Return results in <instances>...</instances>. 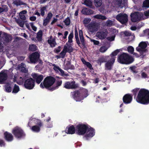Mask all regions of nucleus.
I'll return each mask as SVG.
<instances>
[{
  "label": "nucleus",
  "instance_id": "3c124183",
  "mask_svg": "<svg viewBox=\"0 0 149 149\" xmlns=\"http://www.w3.org/2000/svg\"><path fill=\"white\" fill-rule=\"evenodd\" d=\"M8 10V8L6 6H3V8H0V13L4 11H7Z\"/></svg>",
  "mask_w": 149,
  "mask_h": 149
},
{
  "label": "nucleus",
  "instance_id": "de8ad7c7",
  "mask_svg": "<svg viewBox=\"0 0 149 149\" xmlns=\"http://www.w3.org/2000/svg\"><path fill=\"white\" fill-rule=\"evenodd\" d=\"M108 49V48L105 46H102L100 49V51L102 53L105 52Z\"/></svg>",
  "mask_w": 149,
  "mask_h": 149
},
{
  "label": "nucleus",
  "instance_id": "37998d69",
  "mask_svg": "<svg viewBox=\"0 0 149 149\" xmlns=\"http://www.w3.org/2000/svg\"><path fill=\"white\" fill-rule=\"evenodd\" d=\"M36 46L33 44L30 45L29 49L31 51H35L36 50Z\"/></svg>",
  "mask_w": 149,
  "mask_h": 149
},
{
  "label": "nucleus",
  "instance_id": "f704fd0d",
  "mask_svg": "<svg viewBox=\"0 0 149 149\" xmlns=\"http://www.w3.org/2000/svg\"><path fill=\"white\" fill-rule=\"evenodd\" d=\"M83 2H82V4L90 7L92 6V2L91 0H83Z\"/></svg>",
  "mask_w": 149,
  "mask_h": 149
},
{
  "label": "nucleus",
  "instance_id": "bf43d9fd",
  "mask_svg": "<svg viewBox=\"0 0 149 149\" xmlns=\"http://www.w3.org/2000/svg\"><path fill=\"white\" fill-rule=\"evenodd\" d=\"M53 15L52 13L51 12L49 13L48 14L46 18L49 19L50 20L52 17Z\"/></svg>",
  "mask_w": 149,
  "mask_h": 149
},
{
  "label": "nucleus",
  "instance_id": "bb28decb",
  "mask_svg": "<svg viewBox=\"0 0 149 149\" xmlns=\"http://www.w3.org/2000/svg\"><path fill=\"white\" fill-rule=\"evenodd\" d=\"M81 12L83 14L86 15L93 14L94 13L92 10L87 8H83L81 11Z\"/></svg>",
  "mask_w": 149,
  "mask_h": 149
},
{
  "label": "nucleus",
  "instance_id": "864d4df0",
  "mask_svg": "<svg viewBox=\"0 0 149 149\" xmlns=\"http://www.w3.org/2000/svg\"><path fill=\"white\" fill-rule=\"evenodd\" d=\"M46 9V8L45 7H42L40 9V14L41 15L43 16L45 15V11Z\"/></svg>",
  "mask_w": 149,
  "mask_h": 149
},
{
  "label": "nucleus",
  "instance_id": "412c9836",
  "mask_svg": "<svg viewBox=\"0 0 149 149\" xmlns=\"http://www.w3.org/2000/svg\"><path fill=\"white\" fill-rule=\"evenodd\" d=\"M86 133V136L87 137H93L95 134V132L94 130L92 128H87Z\"/></svg>",
  "mask_w": 149,
  "mask_h": 149
},
{
  "label": "nucleus",
  "instance_id": "ddd939ff",
  "mask_svg": "<svg viewBox=\"0 0 149 149\" xmlns=\"http://www.w3.org/2000/svg\"><path fill=\"white\" fill-rule=\"evenodd\" d=\"M78 86V85L75 84L74 81L66 82L64 85V87L67 89L75 88Z\"/></svg>",
  "mask_w": 149,
  "mask_h": 149
},
{
  "label": "nucleus",
  "instance_id": "680f3d73",
  "mask_svg": "<svg viewBox=\"0 0 149 149\" xmlns=\"http://www.w3.org/2000/svg\"><path fill=\"white\" fill-rule=\"evenodd\" d=\"M119 52L118 50H117L112 53L111 55L113 56L116 55Z\"/></svg>",
  "mask_w": 149,
  "mask_h": 149
},
{
  "label": "nucleus",
  "instance_id": "e433bc0d",
  "mask_svg": "<svg viewBox=\"0 0 149 149\" xmlns=\"http://www.w3.org/2000/svg\"><path fill=\"white\" fill-rule=\"evenodd\" d=\"M19 91V88L18 86L15 84L14 87L13 89L12 93H17Z\"/></svg>",
  "mask_w": 149,
  "mask_h": 149
},
{
  "label": "nucleus",
  "instance_id": "4d7b16f0",
  "mask_svg": "<svg viewBox=\"0 0 149 149\" xmlns=\"http://www.w3.org/2000/svg\"><path fill=\"white\" fill-rule=\"evenodd\" d=\"M50 20L46 18L43 20V25L44 26H46L48 23L49 22Z\"/></svg>",
  "mask_w": 149,
  "mask_h": 149
},
{
  "label": "nucleus",
  "instance_id": "f257e3e1",
  "mask_svg": "<svg viewBox=\"0 0 149 149\" xmlns=\"http://www.w3.org/2000/svg\"><path fill=\"white\" fill-rule=\"evenodd\" d=\"M137 102L146 104L149 103V92L145 89H141L136 99Z\"/></svg>",
  "mask_w": 149,
  "mask_h": 149
},
{
  "label": "nucleus",
  "instance_id": "a19ab883",
  "mask_svg": "<svg viewBox=\"0 0 149 149\" xmlns=\"http://www.w3.org/2000/svg\"><path fill=\"white\" fill-rule=\"evenodd\" d=\"M143 7L144 8H149V0H145L143 2Z\"/></svg>",
  "mask_w": 149,
  "mask_h": 149
},
{
  "label": "nucleus",
  "instance_id": "f3484780",
  "mask_svg": "<svg viewBox=\"0 0 149 149\" xmlns=\"http://www.w3.org/2000/svg\"><path fill=\"white\" fill-rule=\"evenodd\" d=\"M115 58L114 57H112L110 60L107 62L105 63L106 69L107 70H111L115 61Z\"/></svg>",
  "mask_w": 149,
  "mask_h": 149
},
{
  "label": "nucleus",
  "instance_id": "393cba45",
  "mask_svg": "<svg viewBox=\"0 0 149 149\" xmlns=\"http://www.w3.org/2000/svg\"><path fill=\"white\" fill-rule=\"evenodd\" d=\"M4 136L6 140L8 141H11L13 139V136L10 133L6 132L4 133Z\"/></svg>",
  "mask_w": 149,
  "mask_h": 149
},
{
  "label": "nucleus",
  "instance_id": "f03ea898",
  "mask_svg": "<svg viewBox=\"0 0 149 149\" xmlns=\"http://www.w3.org/2000/svg\"><path fill=\"white\" fill-rule=\"evenodd\" d=\"M134 61L133 58L127 54L123 53L118 58V61L122 64H128L132 63Z\"/></svg>",
  "mask_w": 149,
  "mask_h": 149
},
{
  "label": "nucleus",
  "instance_id": "a18cd8bd",
  "mask_svg": "<svg viewBox=\"0 0 149 149\" xmlns=\"http://www.w3.org/2000/svg\"><path fill=\"white\" fill-rule=\"evenodd\" d=\"M5 90L7 92H10L12 91V88L10 86H9V85L7 84L5 86Z\"/></svg>",
  "mask_w": 149,
  "mask_h": 149
},
{
  "label": "nucleus",
  "instance_id": "c85d7f7f",
  "mask_svg": "<svg viewBox=\"0 0 149 149\" xmlns=\"http://www.w3.org/2000/svg\"><path fill=\"white\" fill-rule=\"evenodd\" d=\"M27 11L26 10H24L20 12L19 16L20 18L22 20H25L26 19V17L24 15L27 13Z\"/></svg>",
  "mask_w": 149,
  "mask_h": 149
},
{
  "label": "nucleus",
  "instance_id": "13d9d810",
  "mask_svg": "<svg viewBox=\"0 0 149 149\" xmlns=\"http://www.w3.org/2000/svg\"><path fill=\"white\" fill-rule=\"evenodd\" d=\"M106 24L109 26H111L113 24V22L111 20H108L106 22Z\"/></svg>",
  "mask_w": 149,
  "mask_h": 149
},
{
  "label": "nucleus",
  "instance_id": "052dcab7",
  "mask_svg": "<svg viewBox=\"0 0 149 149\" xmlns=\"http://www.w3.org/2000/svg\"><path fill=\"white\" fill-rule=\"evenodd\" d=\"M91 41L93 42L95 45H98L99 43V42L98 41L92 39H91Z\"/></svg>",
  "mask_w": 149,
  "mask_h": 149
},
{
  "label": "nucleus",
  "instance_id": "473e14b6",
  "mask_svg": "<svg viewBox=\"0 0 149 149\" xmlns=\"http://www.w3.org/2000/svg\"><path fill=\"white\" fill-rule=\"evenodd\" d=\"M127 49L128 52L134 55L135 56H136V57H138L139 56V55H137V54L133 52L134 51V48L132 46H129L127 47Z\"/></svg>",
  "mask_w": 149,
  "mask_h": 149
},
{
  "label": "nucleus",
  "instance_id": "c03bdc74",
  "mask_svg": "<svg viewBox=\"0 0 149 149\" xmlns=\"http://www.w3.org/2000/svg\"><path fill=\"white\" fill-rule=\"evenodd\" d=\"M91 21V19L90 18H85L84 19L83 21V23L84 24H88Z\"/></svg>",
  "mask_w": 149,
  "mask_h": 149
},
{
  "label": "nucleus",
  "instance_id": "20e7f679",
  "mask_svg": "<svg viewBox=\"0 0 149 149\" xmlns=\"http://www.w3.org/2000/svg\"><path fill=\"white\" fill-rule=\"evenodd\" d=\"M143 14L139 12H135L132 14L131 15V20L134 22H136L141 20L145 19V18L142 17Z\"/></svg>",
  "mask_w": 149,
  "mask_h": 149
},
{
  "label": "nucleus",
  "instance_id": "6e6552de",
  "mask_svg": "<svg viewBox=\"0 0 149 149\" xmlns=\"http://www.w3.org/2000/svg\"><path fill=\"white\" fill-rule=\"evenodd\" d=\"M72 47L70 46L65 45L62 52L60 54V57L64 58L66 52L70 53L73 51Z\"/></svg>",
  "mask_w": 149,
  "mask_h": 149
},
{
  "label": "nucleus",
  "instance_id": "0eeeda50",
  "mask_svg": "<svg viewBox=\"0 0 149 149\" xmlns=\"http://www.w3.org/2000/svg\"><path fill=\"white\" fill-rule=\"evenodd\" d=\"M34 86V80L31 78L26 79L25 82L24 86L26 89H31L33 88Z\"/></svg>",
  "mask_w": 149,
  "mask_h": 149
},
{
  "label": "nucleus",
  "instance_id": "9b49d317",
  "mask_svg": "<svg viewBox=\"0 0 149 149\" xmlns=\"http://www.w3.org/2000/svg\"><path fill=\"white\" fill-rule=\"evenodd\" d=\"M74 96L77 98L81 100L83 99L84 98L88 96V91L86 89H84L81 94H80L79 92H75Z\"/></svg>",
  "mask_w": 149,
  "mask_h": 149
},
{
  "label": "nucleus",
  "instance_id": "0e129e2a",
  "mask_svg": "<svg viewBox=\"0 0 149 149\" xmlns=\"http://www.w3.org/2000/svg\"><path fill=\"white\" fill-rule=\"evenodd\" d=\"M124 33L126 36H129L131 35V33L127 31L124 32Z\"/></svg>",
  "mask_w": 149,
  "mask_h": 149
},
{
  "label": "nucleus",
  "instance_id": "4be33fe9",
  "mask_svg": "<svg viewBox=\"0 0 149 149\" xmlns=\"http://www.w3.org/2000/svg\"><path fill=\"white\" fill-rule=\"evenodd\" d=\"M75 130L74 127L71 126L67 127L65 130L66 133L70 134H73L75 133Z\"/></svg>",
  "mask_w": 149,
  "mask_h": 149
},
{
  "label": "nucleus",
  "instance_id": "4c0bfd02",
  "mask_svg": "<svg viewBox=\"0 0 149 149\" xmlns=\"http://www.w3.org/2000/svg\"><path fill=\"white\" fill-rule=\"evenodd\" d=\"M81 60L83 64L86 65L89 68L91 69L92 68V66L89 62L86 61L84 58H82Z\"/></svg>",
  "mask_w": 149,
  "mask_h": 149
},
{
  "label": "nucleus",
  "instance_id": "49530a36",
  "mask_svg": "<svg viewBox=\"0 0 149 149\" xmlns=\"http://www.w3.org/2000/svg\"><path fill=\"white\" fill-rule=\"evenodd\" d=\"M16 21L17 23L21 27H23L24 24V22L18 19Z\"/></svg>",
  "mask_w": 149,
  "mask_h": 149
},
{
  "label": "nucleus",
  "instance_id": "9d476101",
  "mask_svg": "<svg viewBox=\"0 0 149 149\" xmlns=\"http://www.w3.org/2000/svg\"><path fill=\"white\" fill-rule=\"evenodd\" d=\"M13 133L17 138H20L23 135L22 130L19 127H17L13 130Z\"/></svg>",
  "mask_w": 149,
  "mask_h": 149
},
{
  "label": "nucleus",
  "instance_id": "dca6fc26",
  "mask_svg": "<svg viewBox=\"0 0 149 149\" xmlns=\"http://www.w3.org/2000/svg\"><path fill=\"white\" fill-rule=\"evenodd\" d=\"M39 56V54L37 52H36L33 53L29 57L31 62L32 63H35L38 60Z\"/></svg>",
  "mask_w": 149,
  "mask_h": 149
},
{
  "label": "nucleus",
  "instance_id": "72a5a7b5",
  "mask_svg": "<svg viewBox=\"0 0 149 149\" xmlns=\"http://www.w3.org/2000/svg\"><path fill=\"white\" fill-rule=\"evenodd\" d=\"M80 39L81 43L84 45V39L83 36V32L82 30H80L79 31Z\"/></svg>",
  "mask_w": 149,
  "mask_h": 149
},
{
  "label": "nucleus",
  "instance_id": "a211bd4d",
  "mask_svg": "<svg viewBox=\"0 0 149 149\" xmlns=\"http://www.w3.org/2000/svg\"><path fill=\"white\" fill-rule=\"evenodd\" d=\"M25 79L24 77H22L16 75L14 77V81H16L18 84L21 85L23 84Z\"/></svg>",
  "mask_w": 149,
  "mask_h": 149
},
{
  "label": "nucleus",
  "instance_id": "7c9ffc66",
  "mask_svg": "<svg viewBox=\"0 0 149 149\" xmlns=\"http://www.w3.org/2000/svg\"><path fill=\"white\" fill-rule=\"evenodd\" d=\"M93 17L98 19L101 20H105L107 19V17L106 16L100 14L94 15L93 16Z\"/></svg>",
  "mask_w": 149,
  "mask_h": 149
},
{
  "label": "nucleus",
  "instance_id": "e2e57ef3",
  "mask_svg": "<svg viewBox=\"0 0 149 149\" xmlns=\"http://www.w3.org/2000/svg\"><path fill=\"white\" fill-rule=\"evenodd\" d=\"M145 35L146 36H149V29H147L144 31Z\"/></svg>",
  "mask_w": 149,
  "mask_h": 149
},
{
  "label": "nucleus",
  "instance_id": "2eb2a0df",
  "mask_svg": "<svg viewBox=\"0 0 149 149\" xmlns=\"http://www.w3.org/2000/svg\"><path fill=\"white\" fill-rule=\"evenodd\" d=\"M88 28L89 31L93 33L97 31L100 27L97 24L91 23L88 25Z\"/></svg>",
  "mask_w": 149,
  "mask_h": 149
},
{
  "label": "nucleus",
  "instance_id": "aec40b11",
  "mask_svg": "<svg viewBox=\"0 0 149 149\" xmlns=\"http://www.w3.org/2000/svg\"><path fill=\"white\" fill-rule=\"evenodd\" d=\"M132 100V96L129 94H126L125 95L123 98V102L126 104L130 103Z\"/></svg>",
  "mask_w": 149,
  "mask_h": 149
},
{
  "label": "nucleus",
  "instance_id": "a878e982",
  "mask_svg": "<svg viewBox=\"0 0 149 149\" xmlns=\"http://www.w3.org/2000/svg\"><path fill=\"white\" fill-rule=\"evenodd\" d=\"M25 25L28 29L29 30L31 29L30 26H31L32 29L36 31L37 28L33 24V23H26L25 24Z\"/></svg>",
  "mask_w": 149,
  "mask_h": 149
},
{
  "label": "nucleus",
  "instance_id": "c9c22d12",
  "mask_svg": "<svg viewBox=\"0 0 149 149\" xmlns=\"http://www.w3.org/2000/svg\"><path fill=\"white\" fill-rule=\"evenodd\" d=\"M95 6L97 7L100 6L102 4V0H94Z\"/></svg>",
  "mask_w": 149,
  "mask_h": 149
},
{
  "label": "nucleus",
  "instance_id": "2f4dec72",
  "mask_svg": "<svg viewBox=\"0 0 149 149\" xmlns=\"http://www.w3.org/2000/svg\"><path fill=\"white\" fill-rule=\"evenodd\" d=\"M32 121L38 125H39L41 126V122L40 120L36 119V118H32V119H30L29 122L28 124V125L29 126V123H32L31 121Z\"/></svg>",
  "mask_w": 149,
  "mask_h": 149
},
{
  "label": "nucleus",
  "instance_id": "79ce46f5",
  "mask_svg": "<svg viewBox=\"0 0 149 149\" xmlns=\"http://www.w3.org/2000/svg\"><path fill=\"white\" fill-rule=\"evenodd\" d=\"M75 36L76 40L77 43L79 45L80 44V42L79 39L78 33L77 29H75Z\"/></svg>",
  "mask_w": 149,
  "mask_h": 149
},
{
  "label": "nucleus",
  "instance_id": "69168bd1",
  "mask_svg": "<svg viewBox=\"0 0 149 149\" xmlns=\"http://www.w3.org/2000/svg\"><path fill=\"white\" fill-rule=\"evenodd\" d=\"M36 19V17L35 16H32L30 18V19L31 21H34Z\"/></svg>",
  "mask_w": 149,
  "mask_h": 149
},
{
  "label": "nucleus",
  "instance_id": "ea45409f",
  "mask_svg": "<svg viewBox=\"0 0 149 149\" xmlns=\"http://www.w3.org/2000/svg\"><path fill=\"white\" fill-rule=\"evenodd\" d=\"M32 130L34 132H38L40 130L39 127L37 126H34L31 128Z\"/></svg>",
  "mask_w": 149,
  "mask_h": 149
},
{
  "label": "nucleus",
  "instance_id": "423d86ee",
  "mask_svg": "<svg viewBox=\"0 0 149 149\" xmlns=\"http://www.w3.org/2000/svg\"><path fill=\"white\" fill-rule=\"evenodd\" d=\"M116 18L117 20L122 24H125L128 21L127 15L124 13H120L117 15Z\"/></svg>",
  "mask_w": 149,
  "mask_h": 149
},
{
  "label": "nucleus",
  "instance_id": "1a4fd4ad",
  "mask_svg": "<svg viewBox=\"0 0 149 149\" xmlns=\"http://www.w3.org/2000/svg\"><path fill=\"white\" fill-rule=\"evenodd\" d=\"M147 45V44L146 42H142L139 44V46L136 47V50L140 53L141 55L145 52L146 51V48Z\"/></svg>",
  "mask_w": 149,
  "mask_h": 149
},
{
  "label": "nucleus",
  "instance_id": "5fc2aeb1",
  "mask_svg": "<svg viewBox=\"0 0 149 149\" xmlns=\"http://www.w3.org/2000/svg\"><path fill=\"white\" fill-rule=\"evenodd\" d=\"M65 24L67 25H68L70 23V20L69 18H66L64 21Z\"/></svg>",
  "mask_w": 149,
  "mask_h": 149
},
{
  "label": "nucleus",
  "instance_id": "6ab92c4d",
  "mask_svg": "<svg viewBox=\"0 0 149 149\" xmlns=\"http://www.w3.org/2000/svg\"><path fill=\"white\" fill-rule=\"evenodd\" d=\"M8 76L6 71H2L0 73V83H2L6 80Z\"/></svg>",
  "mask_w": 149,
  "mask_h": 149
},
{
  "label": "nucleus",
  "instance_id": "4468645a",
  "mask_svg": "<svg viewBox=\"0 0 149 149\" xmlns=\"http://www.w3.org/2000/svg\"><path fill=\"white\" fill-rule=\"evenodd\" d=\"M31 76L36 80V82L38 84H39L43 78L42 75L35 73H32L31 74Z\"/></svg>",
  "mask_w": 149,
  "mask_h": 149
},
{
  "label": "nucleus",
  "instance_id": "7ed1b4c3",
  "mask_svg": "<svg viewBox=\"0 0 149 149\" xmlns=\"http://www.w3.org/2000/svg\"><path fill=\"white\" fill-rule=\"evenodd\" d=\"M55 81V79L53 77H47L45 79L43 83H41L40 86L42 88L44 87L49 88L53 84Z\"/></svg>",
  "mask_w": 149,
  "mask_h": 149
},
{
  "label": "nucleus",
  "instance_id": "58836bf2",
  "mask_svg": "<svg viewBox=\"0 0 149 149\" xmlns=\"http://www.w3.org/2000/svg\"><path fill=\"white\" fill-rule=\"evenodd\" d=\"M42 32L41 30H40L37 33V38L39 41L41 40V38L42 36Z\"/></svg>",
  "mask_w": 149,
  "mask_h": 149
},
{
  "label": "nucleus",
  "instance_id": "338daca9",
  "mask_svg": "<svg viewBox=\"0 0 149 149\" xmlns=\"http://www.w3.org/2000/svg\"><path fill=\"white\" fill-rule=\"evenodd\" d=\"M57 21V19L55 18H53V19L52 21V22L51 23V24H54Z\"/></svg>",
  "mask_w": 149,
  "mask_h": 149
},
{
  "label": "nucleus",
  "instance_id": "09e8293b",
  "mask_svg": "<svg viewBox=\"0 0 149 149\" xmlns=\"http://www.w3.org/2000/svg\"><path fill=\"white\" fill-rule=\"evenodd\" d=\"M149 16V10L144 12V15L143 14L142 17L145 18V19L147 18Z\"/></svg>",
  "mask_w": 149,
  "mask_h": 149
},
{
  "label": "nucleus",
  "instance_id": "603ef678",
  "mask_svg": "<svg viewBox=\"0 0 149 149\" xmlns=\"http://www.w3.org/2000/svg\"><path fill=\"white\" fill-rule=\"evenodd\" d=\"M13 3L17 6L23 4L22 2L19 0H16L14 1Z\"/></svg>",
  "mask_w": 149,
  "mask_h": 149
},
{
  "label": "nucleus",
  "instance_id": "b1692460",
  "mask_svg": "<svg viewBox=\"0 0 149 149\" xmlns=\"http://www.w3.org/2000/svg\"><path fill=\"white\" fill-rule=\"evenodd\" d=\"M53 66L54 67L53 68L54 70L56 72L59 73L60 72L62 76H63L65 75L64 71L59 67L56 66L55 64H53Z\"/></svg>",
  "mask_w": 149,
  "mask_h": 149
},
{
  "label": "nucleus",
  "instance_id": "6e6d98bb",
  "mask_svg": "<svg viewBox=\"0 0 149 149\" xmlns=\"http://www.w3.org/2000/svg\"><path fill=\"white\" fill-rule=\"evenodd\" d=\"M115 36L113 35L112 36H109L107 38V39L109 41H112L114 40Z\"/></svg>",
  "mask_w": 149,
  "mask_h": 149
},
{
  "label": "nucleus",
  "instance_id": "5701e85b",
  "mask_svg": "<svg viewBox=\"0 0 149 149\" xmlns=\"http://www.w3.org/2000/svg\"><path fill=\"white\" fill-rule=\"evenodd\" d=\"M48 42L50 46L52 47H54L57 45L55 39L52 38V36L50 37V38L48 40Z\"/></svg>",
  "mask_w": 149,
  "mask_h": 149
},
{
  "label": "nucleus",
  "instance_id": "8fccbe9b",
  "mask_svg": "<svg viewBox=\"0 0 149 149\" xmlns=\"http://www.w3.org/2000/svg\"><path fill=\"white\" fill-rule=\"evenodd\" d=\"M73 37V34L72 33H70L68 36V40L69 42L71 43L72 42V39Z\"/></svg>",
  "mask_w": 149,
  "mask_h": 149
},
{
  "label": "nucleus",
  "instance_id": "39448f33",
  "mask_svg": "<svg viewBox=\"0 0 149 149\" xmlns=\"http://www.w3.org/2000/svg\"><path fill=\"white\" fill-rule=\"evenodd\" d=\"M88 127L84 124H79L76 127V133L79 135H83L86 132Z\"/></svg>",
  "mask_w": 149,
  "mask_h": 149
},
{
  "label": "nucleus",
  "instance_id": "c756f323",
  "mask_svg": "<svg viewBox=\"0 0 149 149\" xmlns=\"http://www.w3.org/2000/svg\"><path fill=\"white\" fill-rule=\"evenodd\" d=\"M124 0H116V3L120 8H122L125 6Z\"/></svg>",
  "mask_w": 149,
  "mask_h": 149
},
{
  "label": "nucleus",
  "instance_id": "774afa93",
  "mask_svg": "<svg viewBox=\"0 0 149 149\" xmlns=\"http://www.w3.org/2000/svg\"><path fill=\"white\" fill-rule=\"evenodd\" d=\"M139 89L138 88H135L132 91L134 93V94L135 95H136V93L139 91Z\"/></svg>",
  "mask_w": 149,
  "mask_h": 149
},
{
  "label": "nucleus",
  "instance_id": "cd10ccee",
  "mask_svg": "<svg viewBox=\"0 0 149 149\" xmlns=\"http://www.w3.org/2000/svg\"><path fill=\"white\" fill-rule=\"evenodd\" d=\"M24 64L23 63H22L20 65L18 66V69L22 72H26L27 71V70L25 67Z\"/></svg>",
  "mask_w": 149,
  "mask_h": 149
},
{
  "label": "nucleus",
  "instance_id": "f8f14e48",
  "mask_svg": "<svg viewBox=\"0 0 149 149\" xmlns=\"http://www.w3.org/2000/svg\"><path fill=\"white\" fill-rule=\"evenodd\" d=\"M108 32L106 30L100 31L96 34V36L100 39H104L107 36Z\"/></svg>",
  "mask_w": 149,
  "mask_h": 149
}]
</instances>
